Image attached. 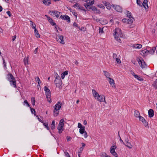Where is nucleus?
I'll list each match as a JSON object with an SVG mask.
<instances>
[{"mask_svg":"<svg viewBox=\"0 0 157 157\" xmlns=\"http://www.w3.org/2000/svg\"><path fill=\"white\" fill-rule=\"evenodd\" d=\"M123 35L121 30L118 28H116L114 32V36L115 39L119 42H121V40L120 37H122Z\"/></svg>","mask_w":157,"mask_h":157,"instance_id":"obj_1","label":"nucleus"},{"mask_svg":"<svg viewBox=\"0 0 157 157\" xmlns=\"http://www.w3.org/2000/svg\"><path fill=\"white\" fill-rule=\"evenodd\" d=\"M62 103L60 101H59L54 106L53 111L54 115L55 116H57L59 113V110L61 108Z\"/></svg>","mask_w":157,"mask_h":157,"instance_id":"obj_2","label":"nucleus"},{"mask_svg":"<svg viewBox=\"0 0 157 157\" xmlns=\"http://www.w3.org/2000/svg\"><path fill=\"white\" fill-rule=\"evenodd\" d=\"M8 80L10 82V85L13 86L14 88H16V82L15 79L11 74H9L8 75Z\"/></svg>","mask_w":157,"mask_h":157,"instance_id":"obj_3","label":"nucleus"},{"mask_svg":"<svg viewBox=\"0 0 157 157\" xmlns=\"http://www.w3.org/2000/svg\"><path fill=\"white\" fill-rule=\"evenodd\" d=\"M44 91H45V94L47 100L50 103L51 102V93L50 90L46 86H45L44 87Z\"/></svg>","mask_w":157,"mask_h":157,"instance_id":"obj_4","label":"nucleus"},{"mask_svg":"<svg viewBox=\"0 0 157 157\" xmlns=\"http://www.w3.org/2000/svg\"><path fill=\"white\" fill-rule=\"evenodd\" d=\"M83 1H84L85 2H86V3H85L84 4V6L86 8H89V7L90 5H93L94 3V1L93 0H82ZM90 9H91L90 8Z\"/></svg>","mask_w":157,"mask_h":157,"instance_id":"obj_5","label":"nucleus"},{"mask_svg":"<svg viewBox=\"0 0 157 157\" xmlns=\"http://www.w3.org/2000/svg\"><path fill=\"white\" fill-rule=\"evenodd\" d=\"M129 18H124L122 20V21L125 23L130 24H132L134 20V19L132 17H129Z\"/></svg>","mask_w":157,"mask_h":157,"instance_id":"obj_6","label":"nucleus"},{"mask_svg":"<svg viewBox=\"0 0 157 157\" xmlns=\"http://www.w3.org/2000/svg\"><path fill=\"white\" fill-rule=\"evenodd\" d=\"M85 127H82V128H80L79 129V133L81 134H84V136L85 138H86L88 136L87 135V132L85 131Z\"/></svg>","mask_w":157,"mask_h":157,"instance_id":"obj_7","label":"nucleus"},{"mask_svg":"<svg viewBox=\"0 0 157 157\" xmlns=\"http://www.w3.org/2000/svg\"><path fill=\"white\" fill-rule=\"evenodd\" d=\"M112 6L117 11L119 12H121L122 11V9L121 7L120 6L117 5H112Z\"/></svg>","mask_w":157,"mask_h":157,"instance_id":"obj_8","label":"nucleus"},{"mask_svg":"<svg viewBox=\"0 0 157 157\" xmlns=\"http://www.w3.org/2000/svg\"><path fill=\"white\" fill-rule=\"evenodd\" d=\"M54 82L55 84H56V86L57 87H58L59 88H62V81L60 80H55Z\"/></svg>","mask_w":157,"mask_h":157,"instance_id":"obj_9","label":"nucleus"},{"mask_svg":"<svg viewBox=\"0 0 157 157\" xmlns=\"http://www.w3.org/2000/svg\"><path fill=\"white\" fill-rule=\"evenodd\" d=\"M138 118L139 121L142 122L145 127L148 126V123L144 117L140 116Z\"/></svg>","mask_w":157,"mask_h":157,"instance_id":"obj_10","label":"nucleus"},{"mask_svg":"<svg viewBox=\"0 0 157 157\" xmlns=\"http://www.w3.org/2000/svg\"><path fill=\"white\" fill-rule=\"evenodd\" d=\"M58 36L59 39H57V40L59 41L60 43L62 44H64V42L63 40V36L62 35H58Z\"/></svg>","mask_w":157,"mask_h":157,"instance_id":"obj_11","label":"nucleus"},{"mask_svg":"<svg viewBox=\"0 0 157 157\" xmlns=\"http://www.w3.org/2000/svg\"><path fill=\"white\" fill-rule=\"evenodd\" d=\"M110 152L115 157H117L118 155L115 151V148L111 147L110 148Z\"/></svg>","mask_w":157,"mask_h":157,"instance_id":"obj_12","label":"nucleus"},{"mask_svg":"<svg viewBox=\"0 0 157 157\" xmlns=\"http://www.w3.org/2000/svg\"><path fill=\"white\" fill-rule=\"evenodd\" d=\"M96 98L97 100L100 101L102 102L105 100V97L103 95H99L98 96H97Z\"/></svg>","mask_w":157,"mask_h":157,"instance_id":"obj_13","label":"nucleus"},{"mask_svg":"<svg viewBox=\"0 0 157 157\" xmlns=\"http://www.w3.org/2000/svg\"><path fill=\"white\" fill-rule=\"evenodd\" d=\"M125 145L129 148H131L132 147V146L131 145V144L129 142V140L128 138H127L125 140Z\"/></svg>","mask_w":157,"mask_h":157,"instance_id":"obj_14","label":"nucleus"},{"mask_svg":"<svg viewBox=\"0 0 157 157\" xmlns=\"http://www.w3.org/2000/svg\"><path fill=\"white\" fill-rule=\"evenodd\" d=\"M108 79L110 85H111L112 87L115 88L116 86H115V83L113 79L110 77H108Z\"/></svg>","mask_w":157,"mask_h":157,"instance_id":"obj_15","label":"nucleus"},{"mask_svg":"<svg viewBox=\"0 0 157 157\" xmlns=\"http://www.w3.org/2000/svg\"><path fill=\"white\" fill-rule=\"evenodd\" d=\"M138 62L139 65L142 68H144L145 67L146 64L144 60L142 61L140 59H139Z\"/></svg>","mask_w":157,"mask_h":157,"instance_id":"obj_16","label":"nucleus"},{"mask_svg":"<svg viewBox=\"0 0 157 157\" xmlns=\"http://www.w3.org/2000/svg\"><path fill=\"white\" fill-rule=\"evenodd\" d=\"M50 13H51V14L55 16L57 18H58L59 17V15L60 14V12L57 11H51L50 12Z\"/></svg>","mask_w":157,"mask_h":157,"instance_id":"obj_17","label":"nucleus"},{"mask_svg":"<svg viewBox=\"0 0 157 157\" xmlns=\"http://www.w3.org/2000/svg\"><path fill=\"white\" fill-rule=\"evenodd\" d=\"M148 116L150 117H152L154 115V112L152 109H150L148 111Z\"/></svg>","mask_w":157,"mask_h":157,"instance_id":"obj_18","label":"nucleus"},{"mask_svg":"<svg viewBox=\"0 0 157 157\" xmlns=\"http://www.w3.org/2000/svg\"><path fill=\"white\" fill-rule=\"evenodd\" d=\"M63 126H64L62 125H59V124H58L57 128L59 130V133H61L63 131Z\"/></svg>","mask_w":157,"mask_h":157,"instance_id":"obj_19","label":"nucleus"},{"mask_svg":"<svg viewBox=\"0 0 157 157\" xmlns=\"http://www.w3.org/2000/svg\"><path fill=\"white\" fill-rule=\"evenodd\" d=\"M156 50V47H152L149 50H148V53L151 54H153L155 52Z\"/></svg>","mask_w":157,"mask_h":157,"instance_id":"obj_20","label":"nucleus"},{"mask_svg":"<svg viewBox=\"0 0 157 157\" xmlns=\"http://www.w3.org/2000/svg\"><path fill=\"white\" fill-rule=\"evenodd\" d=\"M147 3V0H144L142 4L143 6L145 9L148 8Z\"/></svg>","mask_w":157,"mask_h":157,"instance_id":"obj_21","label":"nucleus"},{"mask_svg":"<svg viewBox=\"0 0 157 157\" xmlns=\"http://www.w3.org/2000/svg\"><path fill=\"white\" fill-rule=\"evenodd\" d=\"M48 20L52 25L54 26L56 25V23L55 22H53V20L51 18L48 17Z\"/></svg>","mask_w":157,"mask_h":157,"instance_id":"obj_22","label":"nucleus"},{"mask_svg":"<svg viewBox=\"0 0 157 157\" xmlns=\"http://www.w3.org/2000/svg\"><path fill=\"white\" fill-rule=\"evenodd\" d=\"M133 48H141L142 47V45L140 44H136L133 46Z\"/></svg>","mask_w":157,"mask_h":157,"instance_id":"obj_23","label":"nucleus"},{"mask_svg":"<svg viewBox=\"0 0 157 157\" xmlns=\"http://www.w3.org/2000/svg\"><path fill=\"white\" fill-rule=\"evenodd\" d=\"M54 77L55 78V80H60V77L59 76L58 74L56 73L55 72L54 74Z\"/></svg>","mask_w":157,"mask_h":157,"instance_id":"obj_24","label":"nucleus"},{"mask_svg":"<svg viewBox=\"0 0 157 157\" xmlns=\"http://www.w3.org/2000/svg\"><path fill=\"white\" fill-rule=\"evenodd\" d=\"M141 52L142 54L146 55H147L148 54V50L147 49H144L142 50Z\"/></svg>","mask_w":157,"mask_h":157,"instance_id":"obj_25","label":"nucleus"},{"mask_svg":"<svg viewBox=\"0 0 157 157\" xmlns=\"http://www.w3.org/2000/svg\"><path fill=\"white\" fill-rule=\"evenodd\" d=\"M92 92L95 98H96L97 96H98L99 95L96 91L94 89L92 90Z\"/></svg>","mask_w":157,"mask_h":157,"instance_id":"obj_26","label":"nucleus"},{"mask_svg":"<svg viewBox=\"0 0 157 157\" xmlns=\"http://www.w3.org/2000/svg\"><path fill=\"white\" fill-rule=\"evenodd\" d=\"M43 2L44 4L48 6L51 4L50 0H44Z\"/></svg>","mask_w":157,"mask_h":157,"instance_id":"obj_27","label":"nucleus"},{"mask_svg":"<svg viewBox=\"0 0 157 157\" xmlns=\"http://www.w3.org/2000/svg\"><path fill=\"white\" fill-rule=\"evenodd\" d=\"M34 33L35 34V36L36 37L39 38L40 37V34L38 33V30H37L36 29H34Z\"/></svg>","mask_w":157,"mask_h":157,"instance_id":"obj_28","label":"nucleus"},{"mask_svg":"<svg viewBox=\"0 0 157 157\" xmlns=\"http://www.w3.org/2000/svg\"><path fill=\"white\" fill-rule=\"evenodd\" d=\"M134 116L136 117H139L140 116V113L139 112L136 110L134 111Z\"/></svg>","mask_w":157,"mask_h":157,"instance_id":"obj_29","label":"nucleus"},{"mask_svg":"<svg viewBox=\"0 0 157 157\" xmlns=\"http://www.w3.org/2000/svg\"><path fill=\"white\" fill-rule=\"evenodd\" d=\"M36 81L38 82V86H39L40 84V80L38 77H36L35 78Z\"/></svg>","mask_w":157,"mask_h":157,"instance_id":"obj_30","label":"nucleus"},{"mask_svg":"<svg viewBox=\"0 0 157 157\" xmlns=\"http://www.w3.org/2000/svg\"><path fill=\"white\" fill-rule=\"evenodd\" d=\"M30 22L31 26L32 28L34 29H36V25L31 21H30Z\"/></svg>","mask_w":157,"mask_h":157,"instance_id":"obj_31","label":"nucleus"},{"mask_svg":"<svg viewBox=\"0 0 157 157\" xmlns=\"http://www.w3.org/2000/svg\"><path fill=\"white\" fill-rule=\"evenodd\" d=\"M55 128V122L54 120L53 121L51 124V128L52 130L54 129Z\"/></svg>","mask_w":157,"mask_h":157,"instance_id":"obj_32","label":"nucleus"},{"mask_svg":"<svg viewBox=\"0 0 157 157\" xmlns=\"http://www.w3.org/2000/svg\"><path fill=\"white\" fill-rule=\"evenodd\" d=\"M105 6H106V8L108 10H110V9L111 8V6H110V4L109 2H106L105 3Z\"/></svg>","mask_w":157,"mask_h":157,"instance_id":"obj_33","label":"nucleus"},{"mask_svg":"<svg viewBox=\"0 0 157 157\" xmlns=\"http://www.w3.org/2000/svg\"><path fill=\"white\" fill-rule=\"evenodd\" d=\"M103 72L104 73L106 77H110V74L108 72L105 71H103Z\"/></svg>","mask_w":157,"mask_h":157,"instance_id":"obj_34","label":"nucleus"},{"mask_svg":"<svg viewBox=\"0 0 157 157\" xmlns=\"http://www.w3.org/2000/svg\"><path fill=\"white\" fill-rule=\"evenodd\" d=\"M64 120L63 119H61L59 121V124L64 126Z\"/></svg>","mask_w":157,"mask_h":157,"instance_id":"obj_35","label":"nucleus"},{"mask_svg":"<svg viewBox=\"0 0 157 157\" xmlns=\"http://www.w3.org/2000/svg\"><path fill=\"white\" fill-rule=\"evenodd\" d=\"M135 78H136L137 80L140 81H143V79L141 77L138 76L137 75H135Z\"/></svg>","mask_w":157,"mask_h":157,"instance_id":"obj_36","label":"nucleus"},{"mask_svg":"<svg viewBox=\"0 0 157 157\" xmlns=\"http://www.w3.org/2000/svg\"><path fill=\"white\" fill-rule=\"evenodd\" d=\"M64 20H67V21L68 22H70V17L67 15H65Z\"/></svg>","mask_w":157,"mask_h":157,"instance_id":"obj_37","label":"nucleus"},{"mask_svg":"<svg viewBox=\"0 0 157 157\" xmlns=\"http://www.w3.org/2000/svg\"><path fill=\"white\" fill-rule=\"evenodd\" d=\"M153 86L155 88H157V79H156L153 82Z\"/></svg>","mask_w":157,"mask_h":157,"instance_id":"obj_38","label":"nucleus"},{"mask_svg":"<svg viewBox=\"0 0 157 157\" xmlns=\"http://www.w3.org/2000/svg\"><path fill=\"white\" fill-rule=\"evenodd\" d=\"M31 101H32V105H34L35 103V99L34 97H32L31 98Z\"/></svg>","mask_w":157,"mask_h":157,"instance_id":"obj_39","label":"nucleus"},{"mask_svg":"<svg viewBox=\"0 0 157 157\" xmlns=\"http://www.w3.org/2000/svg\"><path fill=\"white\" fill-rule=\"evenodd\" d=\"M25 104L26 105L27 107H29L30 105L26 100H25L23 102V105H25Z\"/></svg>","mask_w":157,"mask_h":157,"instance_id":"obj_40","label":"nucleus"},{"mask_svg":"<svg viewBox=\"0 0 157 157\" xmlns=\"http://www.w3.org/2000/svg\"><path fill=\"white\" fill-rule=\"evenodd\" d=\"M43 125L45 126V127L47 129L49 130V128L48 127V124L43 123Z\"/></svg>","mask_w":157,"mask_h":157,"instance_id":"obj_41","label":"nucleus"},{"mask_svg":"<svg viewBox=\"0 0 157 157\" xmlns=\"http://www.w3.org/2000/svg\"><path fill=\"white\" fill-rule=\"evenodd\" d=\"M2 60H3V64L4 67L5 68H7L6 63L5 61V60L4 58H2Z\"/></svg>","mask_w":157,"mask_h":157,"instance_id":"obj_42","label":"nucleus"},{"mask_svg":"<svg viewBox=\"0 0 157 157\" xmlns=\"http://www.w3.org/2000/svg\"><path fill=\"white\" fill-rule=\"evenodd\" d=\"M80 6V5L79 3H76L73 6V7H74V8L77 7L78 9Z\"/></svg>","mask_w":157,"mask_h":157,"instance_id":"obj_43","label":"nucleus"},{"mask_svg":"<svg viewBox=\"0 0 157 157\" xmlns=\"http://www.w3.org/2000/svg\"><path fill=\"white\" fill-rule=\"evenodd\" d=\"M127 17H132V16H131V12L128 11H127Z\"/></svg>","mask_w":157,"mask_h":157,"instance_id":"obj_44","label":"nucleus"},{"mask_svg":"<svg viewBox=\"0 0 157 157\" xmlns=\"http://www.w3.org/2000/svg\"><path fill=\"white\" fill-rule=\"evenodd\" d=\"M73 26L74 27H78V29L80 30H82V29H80V27H78V25L75 22H74L73 24Z\"/></svg>","mask_w":157,"mask_h":157,"instance_id":"obj_45","label":"nucleus"},{"mask_svg":"<svg viewBox=\"0 0 157 157\" xmlns=\"http://www.w3.org/2000/svg\"><path fill=\"white\" fill-rule=\"evenodd\" d=\"M78 9L84 11L86 12V10L84 9V8L83 6H80Z\"/></svg>","mask_w":157,"mask_h":157,"instance_id":"obj_46","label":"nucleus"},{"mask_svg":"<svg viewBox=\"0 0 157 157\" xmlns=\"http://www.w3.org/2000/svg\"><path fill=\"white\" fill-rule=\"evenodd\" d=\"M115 59H116V61L117 63H121V62L120 59L117 58Z\"/></svg>","mask_w":157,"mask_h":157,"instance_id":"obj_47","label":"nucleus"},{"mask_svg":"<svg viewBox=\"0 0 157 157\" xmlns=\"http://www.w3.org/2000/svg\"><path fill=\"white\" fill-rule=\"evenodd\" d=\"M64 154H65L66 157H70V155L69 153L65 151Z\"/></svg>","mask_w":157,"mask_h":157,"instance_id":"obj_48","label":"nucleus"},{"mask_svg":"<svg viewBox=\"0 0 157 157\" xmlns=\"http://www.w3.org/2000/svg\"><path fill=\"white\" fill-rule=\"evenodd\" d=\"M82 127H84V126L82 125L80 123H78V128H82Z\"/></svg>","mask_w":157,"mask_h":157,"instance_id":"obj_49","label":"nucleus"},{"mask_svg":"<svg viewBox=\"0 0 157 157\" xmlns=\"http://www.w3.org/2000/svg\"><path fill=\"white\" fill-rule=\"evenodd\" d=\"M36 117H37V119L40 122H41L42 123H43V121L39 118V117L38 115L36 116Z\"/></svg>","mask_w":157,"mask_h":157,"instance_id":"obj_50","label":"nucleus"},{"mask_svg":"<svg viewBox=\"0 0 157 157\" xmlns=\"http://www.w3.org/2000/svg\"><path fill=\"white\" fill-rule=\"evenodd\" d=\"M117 56L116 54L113 53V59H115L117 58Z\"/></svg>","mask_w":157,"mask_h":157,"instance_id":"obj_51","label":"nucleus"},{"mask_svg":"<svg viewBox=\"0 0 157 157\" xmlns=\"http://www.w3.org/2000/svg\"><path fill=\"white\" fill-rule=\"evenodd\" d=\"M107 155H106V154L105 153H104L102 154L101 155V157H107Z\"/></svg>","mask_w":157,"mask_h":157,"instance_id":"obj_52","label":"nucleus"},{"mask_svg":"<svg viewBox=\"0 0 157 157\" xmlns=\"http://www.w3.org/2000/svg\"><path fill=\"white\" fill-rule=\"evenodd\" d=\"M83 149L82 148H81V147L78 150V153H79V154H81L82 153V151H83Z\"/></svg>","mask_w":157,"mask_h":157,"instance_id":"obj_53","label":"nucleus"},{"mask_svg":"<svg viewBox=\"0 0 157 157\" xmlns=\"http://www.w3.org/2000/svg\"><path fill=\"white\" fill-rule=\"evenodd\" d=\"M30 109H31V112L33 114V113H35L36 111H35V109H34L33 108H30Z\"/></svg>","mask_w":157,"mask_h":157,"instance_id":"obj_54","label":"nucleus"},{"mask_svg":"<svg viewBox=\"0 0 157 157\" xmlns=\"http://www.w3.org/2000/svg\"><path fill=\"white\" fill-rule=\"evenodd\" d=\"M137 3L139 6H141V2L140 0H137Z\"/></svg>","mask_w":157,"mask_h":157,"instance_id":"obj_55","label":"nucleus"},{"mask_svg":"<svg viewBox=\"0 0 157 157\" xmlns=\"http://www.w3.org/2000/svg\"><path fill=\"white\" fill-rule=\"evenodd\" d=\"M99 33H103L104 32L103 30V29H101V28H99Z\"/></svg>","mask_w":157,"mask_h":157,"instance_id":"obj_56","label":"nucleus"},{"mask_svg":"<svg viewBox=\"0 0 157 157\" xmlns=\"http://www.w3.org/2000/svg\"><path fill=\"white\" fill-rule=\"evenodd\" d=\"M98 6L102 9L105 8V6L102 4H100L98 5Z\"/></svg>","mask_w":157,"mask_h":157,"instance_id":"obj_57","label":"nucleus"},{"mask_svg":"<svg viewBox=\"0 0 157 157\" xmlns=\"http://www.w3.org/2000/svg\"><path fill=\"white\" fill-rule=\"evenodd\" d=\"M6 13L8 14V15H9V16L10 17L11 16V12L10 11H8L6 12Z\"/></svg>","mask_w":157,"mask_h":157,"instance_id":"obj_58","label":"nucleus"},{"mask_svg":"<svg viewBox=\"0 0 157 157\" xmlns=\"http://www.w3.org/2000/svg\"><path fill=\"white\" fill-rule=\"evenodd\" d=\"M65 15H62L60 16L61 18L63 19H65Z\"/></svg>","mask_w":157,"mask_h":157,"instance_id":"obj_59","label":"nucleus"},{"mask_svg":"<svg viewBox=\"0 0 157 157\" xmlns=\"http://www.w3.org/2000/svg\"><path fill=\"white\" fill-rule=\"evenodd\" d=\"M120 142L122 144H123L124 145H125V143L123 142L122 139H121L120 136Z\"/></svg>","mask_w":157,"mask_h":157,"instance_id":"obj_60","label":"nucleus"},{"mask_svg":"<svg viewBox=\"0 0 157 157\" xmlns=\"http://www.w3.org/2000/svg\"><path fill=\"white\" fill-rule=\"evenodd\" d=\"M63 74L65 76V75H67L68 74V72L67 71H66L64 72L63 73Z\"/></svg>","mask_w":157,"mask_h":157,"instance_id":"obj_61","label":"nucleus"},{"mask_svg":"<svg viewBox=\"0 0 157 157\" xmlns=\"http://www.w3.org/2000/svg\"><path fill=\"white\" fill-rule=\"evenodd\" d=\"M16 37H17V36H16V35H14L13 36V37H12L13 38L12 39V40L13 41H14L16 39Z\"/></svg>","mask_w":157,"mask_h":157,"instance_id":"obj_62","label":"nucleus"},{"mask_svg":"<svg viewBox=\"0 0 157 157\" xmlns=\"http://www.w3.org/2000/svg\"><path fill=\"white\" fill-rule=\"evenodd\" d=\"M72 13L73 15H74V16H75L76 17H77V13L76 12H72Z\"/></svg>","mask_w":157,"mask_h":157,"instance_id":"obj_63","label":"nucleus"},{"mask_svg":"<svg viewBox=\"0 0 157 157\" xmlns=\"http://www.w3.org/2000/svg\"><path fill=\"white\" fill-rule=\"evenodd\" d=\"M71 138L70 136H67V140L68 141L71 140Z\"/></svg>","mask_w":157,"mask_h":157,"instance_id":"obj_64","label":"nucleus"}]
</instances>
